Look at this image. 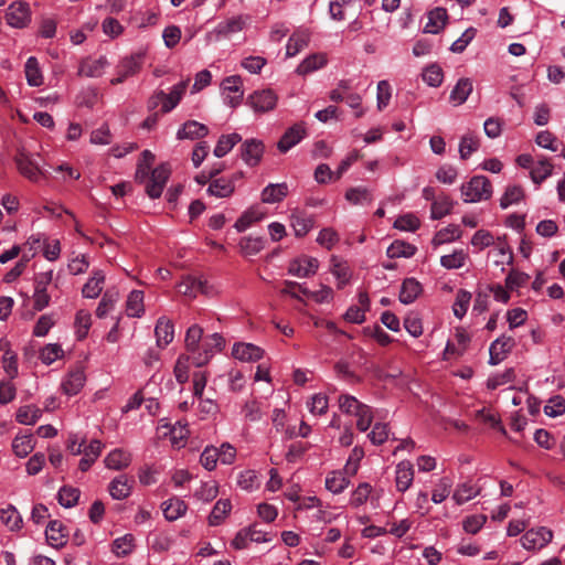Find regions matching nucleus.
Instances as JSON below:
<instances>
[{
    "instance_id": "1",
    "label": "nucleus",
    "mask_w": 565,
    "mask_h": 565,
    "mask_svg": "<svg viewBox=\"0 0 565 565\" xmlns=\"http://www.w3.org/2000/svg\"><path fill=\"white\" fill-rule=\"evenodd\" d=\"M338 402L341 412L356 418V428L360 431H366L370 428L373 422V412L369 405L349 394H341Z\"/></svg>"
},
{
    "instance_id": "2",
    "label": "nucleus",
    "mask_w": 565,
    "mask_h": 565,
    "mask_svg": "<svg viewBox=\"0 0 565 565\" xmlns=\"http://www.w3.org/2000/svg\"><path fill=\"white\" fill-rule=\"evenodd\" d=\"M460 191L466 203H476L491 198L492 185L487 177L475 175L468 182L461 184Z\"/></svg>"
},
{
    "instance_id": "3",
    "label": "nucleus",
    "mask_w": 565,
    "mask_h": 565,
    "mask_svg": "<svg viewBox=\"0 0 565 565\" xmlns=\"http://www.w3.org/2000/svg\"><path fill=\"white\" fill-rule=\"evenodd\" d=\"M224 344L225 340L220 333H213L205 337L196 355H191V364L196 367L203 366L209 363L216 352L223 349Z\"/></svg>"
},
{
    "instance_id": "4",
    "label": "nucleus",
    "mask_w": 565,
    "mask_h": 565,
    "mask_svg": "<svg viewBox=\"0 0 565 565\" xmlns=\"http://www.w3.org/2000/svg\"><path fill=\"white\" fill-rule=\"evenodd\" d=\"M8 25L14 29L26 28L31 22V9L28 2L19 0L12 2L6 12Z\"/></svg>"
},
{
    "instance_id": "5",
    "label": "nucleus",
    "mask_w": 565,
    "mask_h": 565,
    "mask_svg": "<svg viewBox=\"0 0 565 565\" xmlns=\"http://www.w3.org/2000/svg\"><path fill=\"white\" fill-rule=\"evenodd\" d=\"M145 61L143 53H135L130 56L124 57L117 65L118 76L110 81L111 85H117L125 82L128 77L139 73Z\"/></svg>"
},
{
    "instance_id": "6",
    "label": "nucleus",
    "mask_w": 565,
    "mask_h": 565,
    "mask_svg": "<svg viewBox=\"0 0 565 565\" xmlns=\"http://www.w3.org/2000/svg\"><path fill=\"white\" fill-rule=\"evenodd\" d=\"M278 102L277 94L270 89H260L250 94L247 98V104L255 113L264 114L271 111L276 108Z\"/></svg>"
},
{
    "instance_id": "7",
    "label": "nucleus",
    "mask_w": 565,
    "mask_h": 565,
    "mask_svg": "<svg viewBox=\"0 0 565 565\" xmlns=\"http://www.w3.org/2000/svg\"><path fill=\"white\" fill-rule=\"evenodd\" d=\"M39 159V156H32L25 152L19 153L15 159L20 173L32 182L40 181L44 175Z\"/></svg>"
},
{
    "instance_id": "8",
    "label": "nucleus",
    "mask_w": 565,
    "mask_h": 565,
    "mask_svg": "<svg viewBox=\"0 0 565 565\" xmlns=\"http://www.w3.org/2000/svg\"><path fill=\"white\" fill-rule=\"evenodd\" d=\"M553 539V532L541 526L526 531L521 537L522 546L527 551H537L545 547Z\"/></svg>"
},
{
    "instance_id": "9",
    "label": "nucleus",
    "mask_w": 565,
    "mask_h": 565,
    "mask_svg": "<svg viewBox=\"0 0 565 565\" xmlns=\"http://www.w3.org/2000/svg\"><path fill=\"white\" fill-rule=\"evenodd\" d=\"M170 174L171 168L168 163H162L152 170L150 180L146 186V192L149 198L158 199L161 196Z\"/></svg>"
},
{
    "instance_id": "10",
    "label": "nucleus",
    "mask_w": 565,
    "mask_h": 565,
    "mask_svg": "<svg viewBox=\"0 0 565 565\" xmlns=\"http://www.w3.org/2000/svg\"><path fill=\"white\" fill-rule=\"evenodd\" d=\"M242 78L237 75L226 77L222 83V93L225 104L236 107L244 95Z\"/></svg>"
},
{
    "instance_id": "11",
    "label": "nucleus",
    "mask_w": 565,
    "mask_h": 565,
    "mask_svg": "<svg viewBox=\"0 0 565 565\" xmlns=\"http://www.w3.org/2000/svg\"><path fill=\"white\" fill-rule=\"evenodd\" d=\"M515 347L514 338L502 334L495 339L489 348V363L497 365L501 363Z\"/></svg>"
},
{
    "instance_id": "12",
    "label": "nucleus",
    "mask_w": 565,
    "mask_h": 565,
    "mask_svg": "<svg viewBox=\"0 0 565 565\" xmlns=\"http://www.w3.org/2000/svg\"><path fill=\"white\" fill-rule=\"evenodd\" d=\"M319 268V262L311 256H300L292 259L288 266V273L298 278H306L313 276Z\"/></svg>"
},
{
    "instance_id": "13",
    "label": "nucleus",
    "mask_w": 565,
    "mask_h": 565,
    "mask_svg": "<svg viewBox=\"0 0 565 565\" xmlns=\"http://www.w3.org/2000/svg\"><path fill=\"white\" fill-rule=\"evenodd\" d=\"M307 136V128L305 122H297L289 127L277 143L280 152L285 153L292 147L298 145Z\"/></svg>"
},
{
    "instance_id": "14",
    "label": "nucleus",
    "mask_w": 565,
    "mask_h": 565,
    "mask_svg": "<svg viewBox=\"0 0 565 565\" xmlns=\"http://www.w3.org/2000/svg\"><path fill=\"white\" fill-rule=\"evenodd\" d=\"M295 236H306L315 226V216L301 210H294L289 216Z\"/></svg>"
},
{
    "instance_id": "15",
    "label": "nucleus",
    "mask_w": 565,
    "mask_h": 565,
    "mask_svg": "<svg viewBox=\"0 0 565 565\" xmlns=\"http://www.w3.org/2000/svg\"><path fill=\"white\" fill-rule=\"evenodd\" d=\"M265 146L258 139H247L241 146V157L249 167H256L264 154Z\"/></svg>"
},
{
    "instance_id": "16",
    "label": "nucleus",
    "mask_w": 565,
    "mask_h": 565,
    "mask_svg": "<svg viewBox=\"0 0 565 565\" xmlns=\"http://www.w3.org/2000/svg\"><path fill=\"white\" fill-rule=\"evenodd\" d=\"M239 178H242V173H235L231 178H217L210 183L207 193L220 199L228 198L235 191V180Z\"/></svg>"
},
{
    "instance_id": "17",
    "label": "nucleus",
    "mask_w": 565,
    "mask_h": 565,
    "mask_svg": "<svg viewBox=\"0 0 565 565\" xmlns=\"http://www.w3.org/2000/svg\"><path fill=\"white\" fill-rule=\"evenodd\" d=\"M188 83L189 81H182L175 84L169 94H166L163 90L157 92V97H162V113L171 111L180 103L188 87Z\"/></svg>"
},
{
    "instance_id": "18",
    "label": "nucleus",
    "mask_w": 565,
    "mask_h": 565,
    "mask_svg": "<svg viewBox=\"0 0 565 565\" xmlns=\"http://www.w3.org/2000/svg\"><path fill=\"white\" fill-rule=\"evenodd\" d=\"M67 535L68 531L61 521H51L46 526V540L55 548L63 547L66 544Z\"/></svg>"
},
{
    "instance_id": "19",
    "label": "nucleus",
    "mask_w": 565,
    "mask_h": 565,
    "mask_svg": "<svg viewBox=\"0 0 565 565\" xmlns=\"http://www.w3.org/2000/svg\"><path fill=\"white\" fill-rule=\"evenodd\" d=\"M109 66V62L106 56H99L98 58L84 60L78 68V75L86 77H99L106 68Z\"/></svg>"
},
{
    "instance_id": "20",
    "label": "nucleus",
    "mask_w": 565,
    "mask_h": 565,
    "mask_svg": "<svg viewBox=\"0 0 565 565\" xmlns=\"http://www.w3.org/2000/svg\"><path fill=\"white\" fill-rule=\"evenodd\" d=\"M232 354L236 360L243 362H255L263 358L264 350L253 343H236Z\"/></svg>"
},
{
    "instance_id": "21",
    "label": "nucleus",
    "mask_w": 565,
    "mask_h": 565,
    "mask_svg": "<svg viewBox=\"0 0 565 565\" xmlns=\"http://www.w3.org/2000/svg\"><path fill=\"white\" fill-rule=\"evenodd\" d=\"M448 21V13L445 8L437 7L430 10L427 14V22L424 26L425 33L437 34L446 25Z\"/></svg>"
},
{
    "instance_id": "22",
    "label": "nucleus",
    "mask_w": 565,
    "mask_h": 565,
    "mask_svg": "<svg viewBox=\"0 0 565 565\" xmlns=\"http://www.w3.org/2000/svg\"><path fill=\"white\" fill-rule=\"evenodd\" d=\"M154 335L157 345L166 348L174 339V326L167 317H160L156 323Z\"/></svg>"
},
{
    "instance_id": "23",
    "label": "nucleus",
    "mask_w": 565,
    "mask_h": 565,
    "mask_svg": "<svg viewBox=\"0 0 565 565\" xmlns=\"http://www.w3.org/2000/svg\"><path fill=\"white\" fill-rule=\"evenodd\" d=\"M289 193V186L286 182L269 183L260 193L263 203L274 204L281 202Z\"/></svg>"
},
{
    "instance_id": "24",
    "label": "nucleus",
    "mask_w": 565,
    "mask_h": 565,
    "mask_svg": "<svg viewBox=\"0 0 565 565\" xmlns=\"http://www.w3.org/2000/svg\"><path fill=\"white\" fill-rule=\"evenodd\" d=\"M330 271L337 279V287L342 289L351 279V270L348 263L338 256H332L330 259Z\"/></svg>"
},
{
    "instance_id": "25",
    "label": "nucleus",
    "mask_w": 565,
    "mask_h": 565,
    "mask_svg": "<svg viewBox=\"0 0 565 565\" xmlns=\"http://www.w3.org/2000/svg\"><path fill=\"white\" fill-rule=\"evenodd\" d=\"M414 480V468L409 461H401L395 470L396 489L405 492L409 489Z\"/></svg>"
},
{
    "instance_id": "26",
    "label": "nucleus",
    "mask_w": 565,
    "mask_h": 565,
    "mask_svg": "<svg viewBox=\"0 0 565 565\" xmlns=\"http://www.w3.org/2000/svg\"><path fill=\"white\" fill-rule=\"evenodd\" d=\"M132 480L125 475H120L111 480L108 487L110 497L114 500H124L128 498L132 489Z\"/></svg>"
},
{
    "instance_id": "27",
    "label": "nucleus",
    "mask_w": 565,
    "mask_h": 565,
    "mask_svg": "<svg viewBox=\"0 0 565 565\" xmlns=\"http://www.w3.org/2000/svg\"><path fill=\"white\" fill-rule=\"evenodd\" d=\"M85 381L86 376L84 371L77 367L66 375L62 382V388L64 393L70 396L76 395L83 388Z\"/></svg>"
},
{
    "instance_id": "28",
    "label": "nucleus",
    "mask_w": 565,
    "mask_h": 565,
    "mask_svg": "<svg viewBox=\"0 0 565 565\" xmlns=\"http://www.w3.org/2000/svg\"><path fill=\"white\" fill-rule=\"evenodd\" d=\"M328 63L327 55L324 53H315L307 56L296 68V73L300 76H306L313 73Z\"/></svg>"
},
{
    "instance_id": "29",
    "label": "nucleus",
    "mask_w": 565,
    "mask_h": 565,
    "mask_svg": "<svg viewBox=\"0 0 565 565\" xmlns=\"http://www.w3.org/2000/svg\"><path fill=\"white\" fill-rule=\"evenodd\" d=\"M209 134V128L196 121V120H189L182 125V127L177 132V138L179 140L183 139H199L203 138Z\"/></svg>"
},
{
    "instance_id": "30",
    "label": "nucleus",
    "mask_w": 565,
    "mask_h": 565,
    "mask_svg": "<svg viewBox=\"0 0 565 565\" xmlns=\"http://www.w3.org/2000/svg\"><path fill=\"white\" fill-rule=\"evenodd\" d=\"M105 466L111 470H122L131 462V454L121 448L111 450L104 459Z\"/></svg>"
},
{
    "instance_id": "31",
    "label": "nucleus",
    "mask_w": 565,
    "mask_h": 565,
    "mask_svg": "<svg viewBox=\"0 0 565 565\" xmlns=\"http://www.w3.org/2000/svg\"><path fill=\"white\" fill-rule=\"evenodd\" d=\"M102 449L103 444L98 439H93L87 446L82 447L83 458L79 461L78 468L82 471H87L99 457Z\"/></svg>"
},
{
    "instance_id": "32",
    "label": "nucleus",
    "mask_w": 565,
    "mask_h": 565,
    "mask_svg": "<svg viewBox=\"0 0 565 565\" xmlns=\"http://www.w3.org/2000/svg\"><path fill=\"white\" fill-rule=\"evenodd\" d=\"M310 41V34L306 30L296 31L288 40L286 45L287 57H292L306 49Z\"/></svg>"
},
{
    "instance_id": "33",
    "label": "nucleus",
    "mask_w": 565,
    "mask_h": 565,
    "mask_svg": "<svg viewBox=\"0 0 565 565\" xmlns=\"http://www.w3.org/2000/svg\"><path fill=\"white\" fill-rule=\"evenodd\" d=\"M472 82L467 77L460 78L452 88L449 100L455 105H462L472 93Z\"/></svg>"
},
{
    "instance_id": "34",
    "label": "nucleus",
    "mask_w": 565,
    "mask_h": 565,
    "mask_svg": "<svg viewBox=\"0 0 565 565\" xmlns=\"http://www.w3.org/2000/svg\"><path fill=\"white\" fill-rule=\"evenodd\" d=\"M105 275L102 270H96L93 276L83 286L82 295L85 298L94 299L99 296L104 288Z\"/></svg>"
},
{
    "instance_id": "35",
    "label": "nucleus",
    "mask_w": 565,
    "mask_h": 565,
    "mask_svg": "<svg viewBox=\"0 0 565 565\" xmlns=\"http://www.w3.org/2000/svg\"><path fill=\"white\" fill-rule=\"evenodd\" d=\"M178 290L186 297L194 298L199 292H206V282L202 279L188 276L180 281Z\"/></svg>"
},
{
    "instance_id": "36",
    "label": "nucleus",
    "mask_w": 565,
    "mask_h": 565,
    "mask_svg": "<svg viewBox=\"0 0 565 565\" xmlns=\"http://www.w3.org/2000/svg\"><path fill=\"white\" fill-rule=\"evenodd\" d=\"M265 247V241L260 236H244L238 242V248L243 256H254Z\"/></svg>"
},
{
    "instance_id": "37",
    "label": "nucleus",
    "mask_w": 565,
    "mask_h": 565,
    "mask_svg": "<svg viewBox=\"0 0 565 565\" xmlns=\"http://www.w3.org/2000/svg\"><path fill=\"white\" fill-rule=\"evenodd\" d=\"M126 313L128 317L140 318L145 313L143 291L132 290L126 300Z\"/></svg>"
},
{
    "instance_id": "38",
    "label": "nucleus",
    "mask_w": 565,
    "mask_h": 565,
    "mask_svg": "<svg viewBox=\"0 0 565 565\" xmlns=\"http://www.w3.org/2000/svg\"><path fill=\"white\" fill-rule=\"evenodd\" d=\"M188 507L179 498H171L162 503L163 515L168 521H175L185 514Z\"/></svg>"
},
{
    "instance_id": "39",
    "label": "nucleus",
    "mask_w": 565,
    "mask_h": 565,
    "mask_svg": "<svg viewBox=\"0 0 565 565\" xmlns=\"http://www.w3.org/2000/svg\"><path fill=\"white\" fill-rule=\"evenodd\" d=\"M350 484V480L348 475L343 471H332L326 478V488L334 493L339 494L343 492L348 486Z\"/></svg>"
},
{
    "instance_id": "40",
    "label": "nucleus",
    "mask_w": 565,
    "mask_h": 565,
    "mask_svg": "<svg viewBox=\"0 0 565 565\" xmlns=\"http://www.w3.org/2000/svg\"><path fill=\"white\" fill-rule=\"evenodd\" d=\"M422 292L420 284L414 278H407L403 281L399 291V301L409 305L416 300Z\"/></svg>"
},
{
    "instance_id": "41",
    "label": "nucleus",
    "mask_w": 565,
    "mask_h": 565,
    "mask_svg": "<svg viewBox=\"0 0 565 565\" xmlns=\"http://www.w3.org/2000/svg\"><path fill=\"white\" fill-rule=\"evenodd\" d=\"M0 350H4V354L2 356L3 370L12 380L18 375L17 354L9 349V343L4 340H0Z\"/></svg>"
},
{
    "instance_id": "42",
    "label": "nucleus",
    "mask_w": 565,
    "mask_h": 565,
    "mask_svg": "<svg viewBox=\"0 0 565 565\" xmlns=\"http://www.w3.org/2000/svg\"><path fill=\"white\" fill-rule=\"evenodd\" d=\"M118 300L119 291L117 289L113 288L106 290L96 309L97 318H105L114 309Z\"/></svg>"
},
{
    "instance_id": "43",
    "label": "nucleus",
    "mask_w": 565,
    "mask_h": 565,
    "mask_svg": "<svg viewBox=\"0 0 565 565\" xmlns=\"http://www.w3.org/2000/svg\"><path fill=\"white\" fill-rule=\"evenodd\" d=\"M345 200L353 205H366L373 201L370 189L365 186L350 188L345 192Z\"/></svg>"
},
{
    "instance_id": "44",
    "label": "nucleus",
    "mask_w": 565,
    "mask_h": 565,
    "mask_svg": "<svg viewBox=\"0 0 565 565\" xmlns=\"http://www.w3.org/2000/svg\"><path fill=\"white\" fill-rule=\"evenodd\" d=\"M461 235L462 232L458 225L449 224L448 226L441 228L435 234L431 243L434 246H440L459 239Z\"/></svg>"
},
{
    "instance_id": "45",
    "label": "nucleus",
    "mask_w": 565,
    "mask_h": 565,
    "mask_svg": "<svg viewBox=\"0 0 565 565\" xmlns=\"http://www.w3.org/2000/svg\"><path fill=\"white\" fill-rule=\"evenodd\" d=\"M203 329L199 324L191 326L185 333V348L189 355H196L201 349Z\"/></svg>"
},
{
    "instance_id": "46",
    "label": "nucleus",
    "mask_w": 565,
    "mask_h": 565,
    "mask_svg": "<svg viewBox=\"0 0 565 565\" xmlns=\"http://www.w3.org/2000/svg\"><path fill=\"white\" fill-rule=\"evenodd\" d=\"M493 246L492 253L494 256V264L497 266L509 265L512 263L513 254L509 244L504 239L498 238Z\"/></svg>"
},
{
    "instance_id": "47",
    "label": "nucleus",
    "mask_w": 565,
    "mask_h": 565,
    "mask_svg": "<svg viewBox=\"0 0 565 565\" xmlns=\"http://www.w3.org/2000/svg\"><path fill=\"white\" fill-rule=\"evenodd\" d=\"M0 520L11 531L22 527V516L13 505L0 510Z\"/></svg>"
},
{
    "instance_id": "48",
    "label": "nucleus",
    "mask_w": 565,
    "mask_h": 565,
    "mask_svg": "<svg viewBox=\"0 0 565 565\" xmlns=\"http://www.w3.org/2000/svg\"><path fill=\"white\" fill-rule=\"evenodd\" d=\"M241 140H242L241 135H238L236 132H233L230 135H222L218 138L217 143L214 148V151H213L214 156L217 158H222V157L226 156L233 149V147L236 143H238Z\"/></svg>"
},
{
    "instance_id": "49",
    "label": "nucleus",
    "mask_w": 565,
    "mask_h": 565,
    "mask_svg": "<svg viewBox=\"0 0 565 565\" xmlns=\"http://www.w3.org/2000/svg\"><path fill=\"white\" fill-rule=\"evenodd\" d=\"M479 492L480 489L477 486L469 482H465L456 488L452 494V499L458 505H461L477 497Z\"/></svg>"
},
{
    "instance_id": "50",
    "label": "nucleus",
    "mask_w": 565,
    "mask_h": 565,
    "mask_svg": "<svg viewBox=\"0 0 565 565\" xmlns=\"http://www.w3.org/2000/svg\"><path fill=\"white\" fill-rule=\"evenodd\" d=\"M454 207V202L447 195L439 196L434 200L430 207V217L433 220H439L450 214Z\"/></svg>"
},
{
    "instance_id": "51",
    "label": "nucleus",
    "mask_w": 565,
    "mask_h": 565,
    "mask_svg": "<svg viewBox=\"0 0 565 565\" xmlns=\"http://www.w3.org/2000/svg\"><path fill=\"white\" fill-rule=\"evenodd\" d=\"M25 78L30 86H40L43 83V76L39 66V62L34 56L26 60L25 66Z\"/></svg>"
},
{
    "instance_id": "52",
    "label": "nucleus",
    "mask_w": 565,
    "mask_h": 565,
    "mask_svg": "<svg viewBox=\"0 0 565 565\" xmlns=\"http://www.w3.org/2000/svg\"><path fill=\"white\" fill-rule=\"evenodd\" d=\"M42 411L34 405L21 406L15 415V419L22 425H34L41 417Z\"/></svg>"
},
{
    "instance_id": "53",
    "label": "nucleus",
    "mask_w": 565,
    "mask_h": 565,
    "mask_svg": "<svg viewBox=\"0 0 565 565\" xmlns=\"http://www.w3.org/2000/svg\"><path fill=\"white\" fill-rule=\"evenodd\" d=\"M480 140L472 134H465L459 142V154L462 160L468 159L475 151L479 149Z\"/></svg>"
},
{
    "instance_id": "54",
    "label": "nucleus",
    "mask_w": 565,
    "mask_h": 565,
    "mask_svg": "<svg viewBox=\"0 0 565 565\" xmlns=\"http://www.w3.org/2000/svg\"><path fill=\"white\" fill-rule=\"evenodd\" d=\"M263 217L264 214L258 209H248L236 220L234 227L237 232H244Z\"/></svg>"
},
{
    "instance_id": "55",
    "label": "nucleus",
    "mask_w": 565,
    "mask_h": 565,
    "mask_svg": "<svg viewBox=\"0 0 565 565\" xmlns=\"http://www.w3.org/2000/svg\"><path fill=\"white\" fill-rule=\"evenodd\" d=\"M416 253V247L412 244L405 243L403 241H394L386 250V254L390 258H399V257H412Z\"/></svg>"
},
{
    "instance_id": "56",
    "label": "nucleus",
    "mask_w": 565,
    "mask_h": 565,
    "mask_svg": "<svg viewBox=\"0 0 565 565\" xmlns=\"http://www.w3.org/2000/svg\"><path fill=\"white\" fill-rule=\"evenodd\" d=\"M468 259V254L462 249H456L449 255L440 257V265L446 269H458L465 266Z\"/></svg>"
},
{
    "instance_id": "57",
    "label": "nucleus",
    "mask_w": 565,
    "mask_h": 565,
    "mask_svg": "<svg viewBox=\"0 0 565 565\" xmlns=\"http://www.w3.org/2000/svg\"><path fill=\"white\" fill-rule=\"evenodd\" d=\"M231 509L232 504L230 500H218L209 516V524L212 526L221 524L230 513Z\"/></svg>"
},
{
    "instance_id": "58",
    "label": "nucleus",
    "mask_w": 565,
    "mask_h": 565,
    "mask_svg": "<svg viewBox=\"0 0 565 565\" xmlns=\"http://www.w3.org/2000/svg\"><path fill=\"white\" fill-rule=\"evenodd\" d=\"M81 491L77 488L64 486L57 493L58 503L64 508H73L77 504Z\"/></svg>"
},
{
    "instance_id": "59",
    "label": "nucleus",
    "mask_w": 565,
    "mask_h": 565,
    "mask_svg": "<svg viewBox=\"0 0 565 565\" xmlns=\"http://www.w3.org/2000/svg\"><path fill=\"white\" fill-rule=\"evenodd\" d=\"M135 548V537L132 534H125L113 542V552L117 557H124L130 554Z\"/></svg>"
},
{
    "instance_id": "60",
    "label": "nucleus",
    "mask_w": 565,
    "mask_h": 565,
    "mask_svg": "<svg viewBox=\"0 0 565 565\" xmlns=\"http://www.w3.org/2000/svg\"><path fill=\"white\" fill-rule=\"evenodd\" d=\"M189 433L186 423H175L170 429V441L172 446L175 448L184 447Z\"/></svg>"
},
{
    "instance_id": "61",
    "label": "nucleus",
    "mask_w": 565,
    "mask_h": 565,
    "mask_svg": "<svg viewBox=\"0 0 565 565\" xmlns=\"http://www.w3.org/2000/svg\"><path fill=\"white\" fill-rule=\"evenodd\" d=\"M33 448L34 445L31 435L17 436L12 441V449L20 458L26 457Z\"/></svg>"
},
{
    "instance_id": "62",
    "label": "nucleus",
    "mask_w": 565,
    "mask_h": 565,
    "mask_svg": "<svg viewBox=\"0 0 565 565\" xmlns=\"http://www.w3.org/2000/svg\"><path fill=\"white\" fill-rule=\"evenodd\" d=\"M63 354L64 351L60 344L49 343L41 349L39 358L44 364L50 365L61 359Z\"/></svg>"
},
{
    "instance_id": "63",
    "label": "nucleus",
    "mask_w": 565,
    "mask_h": 565,
    "mask_svg": "<svg viewBox=\"0 0 565 565\" xmlns=\"http://www.w3.org/2000/svg\"><path fill=\"white\" fill-rule=\"evenodd\" d=\"M470 300H471V294L469 291L460 289L457 292L456 299H455V302L452 306L454 315L457 318H459V319L463 318V316L467 313V310L469 308Z\"/></svg>"
},
{
    "instance_id": "64",
    "label": "nucleus",
    "mask_w": 565,
    "mask_h": 565,
    "mask_svg": "<svg viewBox=\"0 0 565 565\" xmlns=\"http://www.w3.org/2000/svg\"><path fill=\"white\" fill-rule=\"evenodd\" d=\"M422 77L427 85L438 87L443 83L444 73L440 66L431 64L424 70Z\"/></svg>"
}]
</instances>
